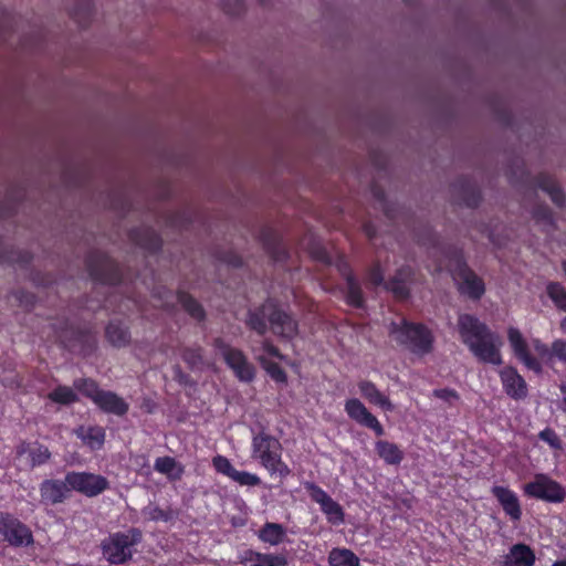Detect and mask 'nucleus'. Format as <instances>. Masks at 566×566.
I'll use <instances>...</instances> for the list:
<instances>
[{
    "instance_id": "1",
    "label": "nucleus",
    "mask_w": 566,
    "mask_h": 566,
    "mask_svg": "<svg viewBox=\"0 0 566 566\" xmlns=\"http://www.w3.org/2000/svg\"><path fill=\"white\" fill-rule=\"evenodd\" d=\"M461 342L481 363L501 365V340L496 333L475 315L460 314L457 322Z\"/></svg>"
},
{
    "instance_id": "2",
    "label": "nucleus",
    "mask_w": 566,
    "mask_h": 566,
    "mask_svg": "<svg viewBox=\"0 0 566 566\" xmlns=\"http://www.w3.org/2000/svg\"><path fill=\"white\" fill-rule=\"evenodd\" d=\"M507 340L514 357L528 370L535 374L543 371L542 359H551L556 357L562 363L566 364V340L558 338L555 339L551 347L539 338H533L531 345L537 356L533 355L530 344L522 335L521 331L516 327H509Z\"/></svg>"
},
{
    "instance_id": "3",
    "label": "nucleus",
    "mask_w": 566,
    "mask_h": 566,
    "mask_svg": "<svg viewBox=\"0 0 566 566\" xmlns=\"http://www.w3.org/2000/svg\"><path fill=\"white\" fill-rule=\"evenodd\" d=\"M268 323L271 331L282 338L293 339L297 334V322L272 301L248 312L245 325L259 335L263 336L268 332Z\"/></svg>"
},
{
    "instance_id": "4",
    "label": "nucleus",
    "mask_w": 566,
    "mask_h": 566,
    "mask_svg": "<svg viewBox=\"0 0 566 566\" xmlns=\"http://www.w3.org/2000/svg\"><path fill=\"white\" fill-rule=\"evenodd\" d=\"M441 252L449 262L450 273L458 292L471 301H480L486 291L485 283L469 266L463 250L455 245H446Z\"/></svg>"
},
{
    "instance_id": "5",
    "label": "nucleus",
    "mask_w": 566,
    "mask_h": 566,
    "mask_svg": "<svg viewBox=\"0 0 566 566\" xmlns=\"http://www.w3.org/2000/svg\"><path fill=\"white\" fill-rule=\"evenodd\" d=\"M395 342L416 356L423 357L434 348V335L423 323L410 322L402 318L400 323L392 322L389 327Z\"/></svg>"
},
{
    "instance_id": "6",
    "label": "nucleus",
    "mask_w": 566,
    "mask_h": 566,
    "mask_svg": "<svg viewBox=\"0 0 566 566\" xmlns=\"http://www.w3.org/2000/svg\"><path fill=\"white\" fill-rule=\"evenodd\" d=\"M252 458L270 473L285 479L291 474V469L282 460V446L279 439L261 431L252 438Z\"/></svg>"
},
{
    "instance_id": "7",
    "label": "nucleus",
    "mask_w": 566,
    "mask_h": 566,
    "mask_svg": "<svg viewBox=\"0 0 566 566\" xmlns=\"http://www.w3.org/2000/svg\"><path fill=\"white\" fill-rule=\"evenodd\" d=\"M143 541V532L137 527H130L125 532L111 533L101 542L103 557L111 565H124L129 562L136 546Z\"/></svg>"
},
{
    "instance_id": "8",
    "label": "nucleus",
    "mask_w": 566,
    "mask_h": 566,
    "mask_svg": "<svg viewBox=\"0 0 566 566\" xmlns=\"http://www.w3.org/2000/svg\"><path fill=\"white\" fill-rule=\"evenodd\" d=\"M55 342L70 350L84 357L92 355L97 346L96 337L90 328L74 326L69 321L50 323Z\"/></svg>"
},
{
    "instance_id": "9",
    "label": "nucleus",
    "mask_w": 566,
    "mask_h": 566,
    "mask_svg": "<svg viewBox=\"0 0 566 566\" xmlns=\"http://www.w3.org/2000/svg\"><path fill=\"white\" fill-rule=\"evenodd\" d=\"M90 277L98 284L115 286L123 280L119 264L107 253L93 250L85 258Z\"/></svg>"
},
{
    "instance_id": "10",
    "label": "nucleus",
    "mask_w": 566,
    "mask_h": 566,
    "mask_svg": "<svg viewBox=\"0 0 566 566\" xmlns=\"http://www.w3.org/2000/svg\"><path fill=\"white\" fill-rule=\"evenodd\" d=\"M524 494L530 499L559 504L566 499V489L548 474L536 473L534 479L523 486Z\"/></svg>"
},
{
    "instance_id": "11",
    "label": "nucleus",
    "mask_w": 566,
    "mask_h": 566,
    "mask_svg": "<svg viewBox=\"0 0 566 566\" xmlns=\"http://www.w3.org/2000/svg\"><path fill=\"white\" fill-rule=\"evenodd\" d=\"M212 346L221 353L224 363L240 381L251 382L254 379L255 368L241 349L231 347L222 337H216Z\"/></svg>"
},
{
    "instance_id": "12",
    "label": "nucleus",
    "mask_w": 566,
    "mask_h": 566,
    "mask_svg": "<svg viewBox=\"0 0 566 566\" xmlns=\"http://www.w3.org/2000/svg\"><path fill=\"white\" fill-rule=\"evenodd\" d=\"M0 535L12 547H28L34 544L31 528L9 512H0Z\"/></svg>"
},
{
    "instance_id": "13",
    "label": "nucleus",
    "mask_w": 566,
    "mask_h": 566,
    "mask_svg": "<svg viewBox=\"0 0 566 566\" xmlns=\"http://www.w3.org/2000/svg\"><path fill=\"white\" fill-rule=\"evenodd\" d=\"M66 482L71 492L75 491L86 497H95L109 489V481L105 476L86 471L66 472Z\"/></svg>"
},
{
    "instance_id": "14",
    "label": "nucleus",
    "mask_w": 566,
    "mask_h": 566,
    "mask_svg": "<svg viewBox=\"0 0 566 566\" xmlns=\"http://www.w3.org/2000/svg\"><path fill=\"white\" fill-rule=\"evenodd\" d=\"M304 489L308 493L311 500L319 504L321 511L325 514L326 520L332 525H339L345 521V513L342 505L334 501L325 490L314 482H305Z\"/></svg>"
},
{
    "instance_id": "15",
    "label": "nucleus",
    "mask_w": 566,
    "mask_h": 566,
    "mask_svg": "<svg viewBox=\"0 0 566 566\" xmlns=\"http://www.w3.org/2000/svg\"><path fill=\"white\" fill-rule=\"evenodd\" d=\"M417 282V271L411 265L398 268L395 274L384 284V289L391 293L395 300L403 302L411 296V286Z\"/></svg>"
},
{
    "instance_id": "16",
    "label": "nucleus",
    "mask_w": 566,
    "mask_h": 566,
    "mask_svg": "<svg viewBox=\"0 0 566 566\" xmlns=\"http://www.w3.org/2000/svg\"><path fill=\"white\" fill-rule=\"evenodd\" d=\"M40 502L45 506H55L64 503L72 495L71 486L64 480L60 479H45L39 485Z\"/></svg>"
},
{
    "instance_id": "17",
    "label": "nucleus",
    "mask_w": 566,
    "mask_h": 566,
    "mask_svg": "<svg viewBox=\"0 0 566 566\" xmlns=\"http://www.w3.org/2000/svg\"><path fill=\"white\" fill-rule=\"evenodd\" d=\"M345 411L353 421L361 427L373 430L377 437L385 434L384 426L359 399H347L345 401Z\"/></svg>"
},
{
    "instance_id": "18",
    "label": "nucleus",
    "mask_w": 566,
    "mask_h": 566,
    "mask_svg": "<svg viewBox=\"0 0 566 566\" xmlns=\"http://www.w3.org/2000/svg\"><path fill=\"white\" fill-rule=\"evenodd\" d=\"M452 193L459 205L468 208H476L481 200V190L476 182L468 177L460 176L451 185Z\"/></svg>"
},
{
    "instance_id": "19",
    "label": "nucleus",
    "mask_w": 566,
    "mask_h": 566,
    "mask_svg": "<svg viewBox=\"0 0 566 566\" xmlns=\"http://www.w3.org/2000/svg\"><path fill=\"white\" fill-rule=\"evenodd\" d=\"M504 392L513 400H523L527 397L528 388L524 377L514 366H505L499 371Z\"/></svg>"
},
{
    "instance_id": "20",
    "label": "nucleus",
    "mask_w": 566,
    "mask_h": 566,
    "mask_svg": "<svg viewBox=\"0 0 566 566\" xmlns=\"http://www.w3.org/2000/svg\"><path fill=\"white\" fill-rule=\"evenodd\" d=\"M259 240L268 255L274 262H285L289 259V251L283 243L282 235L276 229L270 226L263 227L259 232Z\"/></svg>"
},
{
    "instance_id": "21",
    "label": "nucleus",
    "mask_w": 566,
    "mask_h": 566,
    "mask_svg": "<svg viewBox=\"0 0 566 566\" xmlns=\"http://www.w3.org/2000/svg\"><path fill=\"white\" fill-rule=\"evenodd\" d=\"M492 495L501 505L505 515L513 522H518L522 518L523 511L521 501L517 494L507 486L494 485L491 489Z\"/></svg>"
},
{
    "instance_id": "22",
    "label": "nucleus",
    "mask_w": 566,
    "mask_h": 566,
    "mask_svg": "<svg viewBox=\"0 0 566 566\" xmlns=\"http://www.w3.org/2000/svg\"><path fill=\"white\" fill-rule=\"evenodd\" d=\"M129 240L149 253H157L163 248L160 234L153 228L140 226L129 230Z\"/></svg>"
},
{
    "instance_id": "23",
    "label": "nucleus",
    "mask_w": 566,
    "mask_h": 566,
    "mask_svg": "<svg viewBox=\"0 0 566 566\" xmlns=\"http://www.w3.org/2000/svg\"><path fill=\"white\" fill-rule=\"evenodd\" d=\"M15 454L18 458H21L24 454H28L29 465L31 469H34L36 467H41V465L48 463L52 457L49 448L45 447L44 444L40 443L39 441H34V442L21 441L15 447Z\"/></svg>"
},
{
    "instance_id": "24",
    "label": "nucleus",
    "mask_w": 566,
    "mask_h": 566,
    "mask_svg": "<svg viewBox=\"0 0 566 566\" xmlns=\"http://www.w3.org/2000/svg\"><path fill=\"white\" fill-rule=\"evenodd\" d=\"M95 405L104 412L118 417L125 416L129 410V405L116 392L103 390Z\"/></svg>"
},
{
    "instance_id": "25",
    "label": "nucleus",
    "mask_w": 566,
    "mask_h": 566,
    "mask_svg": "<svg viewBox=\"0 0 566 566\" xmlns=\"http://www.w3.org/2000/svg\"><path fill=\"white\" fill-rule=\"evenodd\" d=\"M536 556L534 551L524 543L511 546L510 553L501 566H534Z\"/></svg>"
},
{
    "instance_id": "26",
    "label": "nucleus",
    "mask_w": 566,
    "mask_h": 566,
    "mask_svg": "<svg viewBox=\"0 0 566 566\" xmlns=\"http://www.w3.org/2000/svg\"><path fill=\"white\" fill-rule=\"evenodd\" d=\"M75 434L92 451L101 450L105 443L106 432L101 426H80Z\"/></svg>"
},
{
    "instance_id": "27",
    "label": "nucleus",
    "mask_w": 566,
    "mask_h": 566,
    "mask_svg": "<svg viewBox=\"0 0 566 566\" xmlns=\"http://www.w3.org/2000/svg\"><path fill=\"white\" fill-rule=\"evenodd\" d=\"M535 185L537 188H539L549 196L551 200L555 206H557L558 208L565 206L566 196L554 177L544 172L539 174L535 178Z\"/></svg>"
},
{
    "instance_id": "28",
    "label": "nucleus",
    "mask_w": 566,
    "mask_h": 566,
    "mask_svg": "<svg viewBox=\"0 0 566 566\" xmlns=\"http://www.w3.org/2000/svg\"><path fill=\"white\" fill-rule=\"evenodd\" d=\"M345 302L347 305L354 308H364L365 307V296L361 290L360 283L354 272H349L348 270L345 273Z\"/></svg>"
},
{
    "instance_id": "29",
    "label": "nucleus",
    "mask_w": 566,
    "mask_h": 566,
    "mask_svg": "<svg viewBox=\"0 0 566 566\" xmlns=\"http://www.w3.org/2000/svg\"><path fill=\"white\" fill-rule=\"evenodd\" d=\"M361 396L373 405L380 407L386 411H391L394 406L389 398L382 394L373 381L361 380L358 382Z\"/></svg>"
},
{
    "instance_id": "30",
    "label": "nucleus",
    "mask_w": 566,
    "mask_h": 566,
    "mask_svg": "<svg viewBox=\"0 0 566 566\" xmlns=\"http://www.w3.org/2000/svg\"><path fill=\"white\" fill-rule=\"evenodd\" d=\"M107 342L117 348L126 347L130 343L129 328L120 321H111L105 328Z\"/></svg>"
},
{
    "instance_id": "31",
    "label": "nucleus",
    "mask_w": 566,
    "mask_h": 566,
    "mask_svg": "<svg viewBox=\"0 0 566 566\" xmlns=\"http://www.w3.org/2000/svg\"><path fill=\"white\" fill-rule=\"evenodd\" d=\"M143 517L147 522H165L171 523L177 520L178 511L174 510L171 506H167L166 509H161L157 504L150 502L148 505L144 506L140 511Z\"/></svg>"
},
{
    "instance_id": "32",
    "label": "nucleus",
    "mask_w": 566,
    "mask_h": 566,
    "mask_svg": "<svg viewBox=\"0 0 566 566\" xmlns=\"http://www.w3.org/2000/svg\"><path fill=\"white\" fill-rule=\"evenodd\" d=\"M375 450L378 457L384 460L386 464L398 465L403 460L402 450L394 442L378 440L375 443Z\"/></svg>"
},
{
    "instance_id": "33",
    "label": "nucleus",
    "mask_w": 566,
    "mask_h": 566,
    "mask_svg": "<svg viewBox=\"0 0 566 566\" xmlns=\"http://www.w3.org/2000/svg\"><path fill=\"white\" fill-rule=\"evenodd\" d=\"M252 562L250 566H285L287 564L286 557L282 554H266L255 551H248L242 564Z\"/></svg>"
},
{
    "instance_id": "34",
    "label": "nucleus",
    "mask_w": 566,
    "mask_h": 566,
    "mask_svg": "<svg viewBox=\"0 0 566 566\" xmlns=\"http://www.w3.org/2000/svg\"><path fill=\"white\" fill-rule=\"evenodd\" d=\"M177 301L190 317L198 322L206 319V311L203 306L188 292L179 290L177 292Z\"/></svg>"
},
{
    "instance_id": "35",
    "label": "nucleus",
    "mask_w": 566,
    "mask_h": 566,
    "mask_svg": "<svg viewBox=\"0 0 566 566\" xmlns=\"http://www.w3.org/2000/svg\"><path fill=\"white\" fill-rule=\"evenodd\" d=\"M285 536L286 531L284 526L279 523L266 522L259 531L260 541L272 546H276L283 543Z\"/></svg>"
},
{
    "instance_id": "36",
    "label": "nucleus",
    "mask_w": 566,
    "mask_h": 566,
    "mask_svg": "<svg viewBox=\"0 0 566 566\" xmlns=\"http://www.w3.org/2000/svg\"><path fill=\"white\" fill-rule=\"evenodd\" d=\"M329 566H359L357 555L348 548H333L328 554Z\"/></svg>"
},
{
    "instance_id": "37",
    "label": "nucleus",
    "mask_w": 566,
    "mask_h": 566,
    "mask_svg": "<svg viewBox=\"0 0 566 566\" xmlns=\"http://www.w3.org/2000/svg\"><path fill=\"white\" fill-rule=\"evenodd\" d=\"M70 14L81 27H86L93 14L92 0H77Z\"/></svg>"
},
{
    "instance_id": "38",
    "label": "nucleus",
    "mask_w": 566,
    "mask_h": 566,
    "mask_svg": "<svg viewBox=\"0 0 566 566\" xmlns=\"http://www.w3.org/2000/svg\"><path fill=\"white\" fill-rule=\"evenodd\" d=\"M48 398L60 405L69 406L78 401L76 392L69 386L59 385L48 394Z\"/></svg>"
},
{
    "instance_id": "39",
    "label": "nucleus",
    "mask_w": 566,
    "mask_h": 566,
    "mask_svg": "<svg viewBox=\"0 0 566 566\" xmlns=\"http://www.w3.org/2000/svg\"><path fill=\"white\" fill-rule=\"evenodd\" d=\"M73 385L76 390H78L86 398L91 399L94 403L97 400V397H99L104 390L101 389L97 381L92 378L75 379Z\"/></svg>"
},
{
    "instance_id": "40",
    "label": "nucleus",
    "mask_w": 566,
    "mask_h": 566,
    "mask_svg": "<svg viewBox=\"0 0 566 566\" xmlns=\"http://www.w3.org/2000/svg\"><path fill=\"white\" fill-rule=\"evenodd\" d=\"M546 294L552 300L557 310L566 312V287L555 281L546 285Z\"/></svg>"
},
{
    "instance_id": "41",
    "label": "nucleus",
    "mask_w": 566,
    "mask_h": 566,
    "mask_svg": "<svg viewBox=\"0 0 566 566\" xmlns=\"http://www.w3.org/2000/svg\"><path fill=\"white\" fill-rule=\"evenodd\" d=\"M532 218L536 223L546 227V231H553L556 228L554 214L547 205H537L532 210Z\"/></svg>"
},
{
    "instance_id": "42",
    "label": "nucleus",
    "mask_w": 566,
    "mask_h": 566,
    "mask_svg": "<svg viewBox=\"0 0 566 566\" xmlns=\"http://www.w3.org/2000/svg\"><path fill=\"white\" fill-rule=\"evenodd\" d=\"M256 359L261 364L262 368L268 373V375L275 382H279V384L287 382V375H286L285 370L277 363L271 361L262 355L256 356Z\"/></svg>"
},
{
    "instance_id": "43",
    "label": "nucleus",
    "mask_w": 566,
    "mask_h": 566,
    "mask_svg": "<svg viewBox=\"0 0 566 566\" xmlns=\"http://www.w3.org/2000/svg\"><path fill=\"white\" fill-rule=\"evenodd\" d=\"M367 281L370 283L374 287L382 286L386 283L385 281V274L384 269L379 261L374 262L366 272Z\"/></svg>"
},
{
    "instance_id": "44",
    "label": "nucleus",
    "mask_w": 566,
    "mask_h": 566,
    "mask_svg": "<svg viewBox=\"0 0 566 566\" xmlns=\"http://www.w3.org/2000/svg\"><path fill=\"white\" fill-rule=\"evenodd\" d=\"M181 358L188 367L195 368L202 363V348L200 346L185 347L181 350Z\"/></svg>"
},
{
    "instance_id": "45",
    "label": "nucleus",
    "mask_w": 566,
    "mask_h": 566,
    "mask_svg": "<svg viewBox=\"0 0 566 566\" xmlns=\"http://www.w3.org/2000/svg\"><path fill=\"white\" fill-rule=\"evenodd\" d=\"M231 480L239 483L240 485L245 486H258L261 484V479L253 473H250L248 471H239L235 469Z\"/></svg>"
},
{
    "instance_id": "46",
    "label": "nucleus",
    "mask_w": 566,
    "mask_h": 566,
    "mask_svg": "<svg viewBox=\"0 0 566 566\" xmlns=\"http://www.w3.org/2000/svg\"><path fill=\"white\" fill-rule=\"evenodd\" d=\"M538 439L547 443L554 450H562L563 442L554 429L546 427L538 433Z\"/></svg>"
},
{
    "instance_id": "47",
    "label": "nucleus",
    "mask_w": 566,
    "mask_h": 566,
    "mask_svg": "<svg viewBox=\"0 0 566 566\" xmlns=\"http://www.w3.org/2000/svg\"><path fill=\"white\" fill-rule=\"evenodd\" d=\"M212 465L218 473H221L230 479L235 471V468L231 464L229 459L220 454L212 459Z\"/></svg>"
},
{
    "instance_id": "48",
    "label": "nucleus",
    "mask_w": 566,
    "mask_h": 566,
    "mask_svg": "<svg viewBox=\"0 0 566 566\" xmlns=\"http://www.w3.org/2000/svg\"><path fill=\"white\" fill-rule=\"evenodd\" d=\"M434 398L441 399L447 402L450 407L454 406L460 400V395L457 390L451 388H439L432 391Z\"/></svg>"
},
{
    "instance_id": "49",
    "label": "nucleus",
    "mask_w": 566,
    "mask_h": 566,
    "mask_svg": "<svg viewBox=\"0 0 566 566\" xmlns=\"http://www.w3.org/2000/svg\"><path fill=\"white\" fill-rule=\"evenodd\" d=\"M177 462L171 457H159L155 460L154 468L157 472L169 474L176 468Z\"/></svg>"
},
{
    "instance_id": "50",
    "label": "nucleus",
    "mask_w": 566,
    "mask_h": 566,
    "mask_svg": "<svg viewBox=\"0 0 566 566\" xmlns=\"http://www.w3.org/2000/svg\"><path fill=\"white\" fill-rule=\"evenodd\" d=\"M13 297L19 303V305L24 306L25 308L33 307L36 301L33 293L24 290H17L13 293Z\"/></svg>"
},
{
    "instance_id": "51",
    "label": "nucleus",
    "mask_w": 566,
    "mask_h": 566,
    "mask_svg": "<svg viewBox=\"0 0 566 566\" xmlns=\"http://www.w3.org/2000/svg\"><path fill=\"white\" fill-rule=\"evenodd\" d=\"M222 8L226 13L231 15H240L245 10V6L242 0H223Z\"/></svg>"
},
{
    "instance_id": "52",
    "label": "nucleus",
    "mask_w": 566,
    "mask_h": 566,
    "mask_svg": "<svg viewBox=\"0 0 566 566\" xmlns=\"http://www.w3.org/2000/svg\"><path fill=\"white\" fill-rule=\"evenodd\" d=\"M261 348L271 357L284 359V355L281 353L279 347H276L270 339H263L261 343Z\"/></svg>"
},
{
    "instance_id": "53",
    "label": "nucleus",
    "mask_w": 566,
    "mask_h": 566,
    "mask_svg": "<svg viewBox=\"0 0 566 566\" xmlns=\"http://www.w3.org/2000/svg\"><path fill=\"white\" fill-rule=\"evenodd\" d=\"M222 261L231 265L232 268H241L243 264L242 258L237 253H227Z\"/></svg>"
},
{
    "instance_id": "54",
    "label": "nucleus",
    "mask_w": 566,
    "mask_h": 566,
    "mask_svg": "<svg viewBox=\"0 0 566 566\" xmlns=\"http://www.w3.org/2000/svg\"><path fill=\"white\" fill-rule=\"evenodd\" d=\"M31 280L35 285H39V286L40 285L49 286L55 282V280L51 275H44V276L40 277V275L38 273L32 274Z\"/></svg>"
},
{
    "instance_id": "55",
    "label": "nucleus",
    "mask_w": 566,
    "mask_h": 566,
    "mask_svg": "<svg viewBox=\"0 0 566 566\" xmlns=\"http://www.w3.org/2000/svg\"><path fill=\"white\" fill-rule=\"evenodd\" d=\"M9 216H11V209L3 202H0V219H6Z\"/></svg>"
},
{
    "instance_id": "56",
    "label": "nucleus",
    "mask_w": 566,
    "mask_h": 566,
    "mask_svg": "<svg viewBox=\"0 0 566 566\" xmlns=\"http://www.w3.org/2000/svg\"><path fill=\"white\" fill-rule=\"evenodd\" d=\"M347 270H348L349 272H353V270H352L350 265H349V264H347V263L342 264V265L339 266V269H338V271H339V273H340V275L343 276V279H344V280H345V273H346V271H347Z\"/></svg>"
},
{
    "instance_id": "57",
    "label": "nucleus",
    "mask_w": 566,
    "mask_h": 566,
    "mask_svg": "<svg viewBox=\"0 0 566 566\" xmlns=\"http://www.w3.org/2000/svg\"><path fill=\"white\" fill-rule=\"evenodd\" d=\"M374 196H375L378 200H382V199H384V197H385V192H384V190H381V189H377V188H375V189H374Z\"/></svg>"
},
{
    "instance_id": "58",
    "label": "nucleus",
    "mask_w": 566,
    "mask_h": 566,
    "mask_svg": "<svg viewBox=\"0 0 566 566\" xmlns=\"http://www.w3.org/2000/svg\"><path fill=\"white\" fill-rule=\"evenodd\" d=\"M366 234L371 239L374 237V230L370 226L365 227Z\"/></svg>"
},
{
    "instance_id": "59",
    "label": "nucleus",
    "mask_w": 566,
    "mask_h": 566,
    "mask_svg": "<svg viewBox=\"0 0 566 566\" xmlns=\"http://www.w3.org/2000/svg\"><path fill=\"white\" fill-rule=\"evenodd\" d=\"M552 566H566V559L556 560Z\"/></svg>"
},
{
    "instance_id": "60",
    "label": "nucleus",
    "mask_w": 566,
    "mask_h": 566,
    "mask_svg": "<svg viewBox=\"0 0 566 566\" xmlns=\"http://www.w3.org/2000/svg\"><path fill=\"white\" fill-rule=\"evenodd\" d=\"M560 329L566 334V316L560 321Z\"/></svg>"
},
{
    "instance_id": "61",
    "label": "nucleus",
    "mask_w": 566,
    "mask_h": 566,
    "mask_svg": "<svg viewBox=\"0 0 566 566\" xmlns=\"http://www.w3.org/2000/svg\"><path fill=\"white\" fill-rule=\"evenodd\" d=\"M562 270L566 276V260L562 262Z\"/></svg>"
},
{
    "instance_id": "62",
    "label": "nucleus",
    "mask_w": 566,
    "mask_h": 566,
    "mask_svg": "<svg viewBox=\"0 0 566 566\" xmlns=\"http://www.w3.org/2000/svg\"><path fill=\"white\" fill-rule=\"evenodd\" d=\"M562 403L564 406L563 410L566 411V397L563 398Z\"/></svg>"
},
{
    "instance_id": "63",
    "label": "nucleus",
    "mask_w": 566,
    "mask_h": 566,
    "mask_svg": "<svg viewBox=\"0 0 566 566\" xmlns=\"http://www.w3.org/2000/svg\"><path fill=\"white\" fill-rule=\"evenodd\" d=\"M560 390H562L563 392H566V386H562V387H560Z\"/></svg>"
},
{
    "instance_id": "64",
    "label": "nucleus",
    "mask_w": 566,
    "mask_h": 566,
    "mask_svg": "<svg viewBox=\"0 0 566 566\" xmlns=\"http://www.w3.org/2000/svg\"><path fill=\"white\" fill-rule=\"evenodd\" d=\"M262 4L265 3V0H259Z\"/></svg>"
}]
</instances>
